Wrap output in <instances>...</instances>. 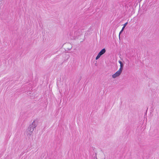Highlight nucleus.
Masks as SVG:
<instances>
[{
  "label": "nucleus",
  "instance_id": "obj_1",
  "mask_svg": "<svg viewBox=\"0 0 159 159\" xmlns=\"http://www.w3.org/2000/svg\"><path fill=\"white\" fill-rule=\"evenodd\" d=\"M82 33L81 29H75L72 31V35L74 38H76L81 34Z\"/></svg>",
  "mask_w": 159,
  "mask_h": 159
},
{
  "label": "nucleus",
  "instance_id": "obj_2",
  "mask_svg": "<svg viewBox=\"0 0 159 159\" xmlns=\"http://www.w3.org/2000/svg\"><path fill=\"white\" fill-rule=\"evenodd\" d=\"M34 129L29 126L27 130L26 134L29 136H30L33 133Z\"/></svg>",
  "mask_w": 159,
  "mask_h": 159
},
{
  "label": "nucleus",
  "instance_id": "obj_3",
  "mask_svg": "<svg viewBox=\"0 0 159 159\" xmlns=\"http://www.w3.org/2000/svg\"><path fill=\"white\" fill-rule=\"evenodd\" d=\"M106 52V50L105 48L102 49L98 54L96 58V60L98 59L102 55L105 53Z\"/></svg>",
  "mask_w": 159,
  "mask_h": 159
},
{
  "label": "nucleus",
  "instance_id": "obj_4",
  "mask_svg": "<svg viewBox=\"0 0 159 159\" xmlns=\"http://www.w3.org/2000/svg\"><path fill=\"white\" fill-rule=\"evenodd\" d=\"M122 71L119 70L115 74H113L112 75V78L115 79L116 77L119 76L122 73Z\"/></svg>",
  "mask_w": 159,
  "mask_h": 159
},
{
  "label": "nucleus",
  "instance_id": "obj_5",
  "mask_svg": "<svg viewBox=\"0 0 159 159\" xmlns=\"http://www.w3.org/2000/svg\"><path fill=\"white\" fill-rule=\"evenodd\" d=\"M37 121L36 120H34L33 121L32 124L30 125V126L34 129V128H35L37 126Z\"/></svg>",
  "mask_w": 159,
  "mask_h": 159
},
{
  "label": "nucleus",
  "instance_id": "obj_6",
  "mask_svg": "<svg viewBox=\"0 0 159 159\" xmlns=\"http://www.w3.org/2000/svg\"><path fill=\"white\" fill-rule=\"evenodd\" d=\"M123 66H124V65L123 64V63L120 64V67L119 70L122 71V70H123Z\"/></svg>",
  "mask_w": 159,
  "mask_h": 159
},
{
  "label": "nucleus",
  "instance_id": "obj_7",
  "mask_svg": "<svg viewBox=\"0 0 159 159\" xmlns=\"http://www.w3.org/2000/svg\"><path fill=\"white\" fill-rule=\"evenodd\" d=\"M123 31V30H121L120 31V32L119 33V39L120 38V34Z\"/></svg>",
  "mask_w": 159,
  "mask_h": 159
},
{
  "label": "nucleus",
  "instance_id": "obj_8",
  "mask_svg": "<svg viewBox=\"0 0 159 159\" xmlns=\"http://www.w3.org/2000/svg\"><path fill=\"white\" fill-rule=\"evenodd\" d=\"M128 23L127 22H126V23H125L124 25V27H125L127 25V24Z\"/></svg>",
  "mask_w": 159,
  "mask_h": 159
},
{
  "label": "nucleus",
  "instance_id": "obj_9",
  "mask_svg": "<svg viewBox=\"0 0 159 159\" xmlns=\"http://www.w3.org/2000/svg\"><path fill=\"white\" fill-rule=\"evenodd\" d=\"M118 62L120 64H122V62L120 61H119Z\"/></svg>",
  "mask_w": 159,
  "mask_h": 159
},
{
  "label": "nucleus",
  "instance_id": "obj_10",
  "mask_svg": "<svg viewBox=\"0 0 159 159\" xmlns=\"http://www.w3.org/2000/svg\"><path fill=\"white\" fill-rule=\"evenodd\" d=\"M125 27H124L123 26V27H122L121 30H123Z\"/></svg>",
  "mask_w": 159,
  "mask_h": 159
}]
</instances>
